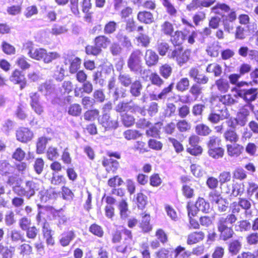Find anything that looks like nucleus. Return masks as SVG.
Wrapping results in <instances>:
<instances>
[{"label": "nucleus", "mask_w": 258, "mask_h": 258, "mask_svg": "<svg viewBox=\"0 0 258 258\" xmlns=\"http://www.w3.org/2000/svg\"><path fill=\"white\" fill-rule=\"evenodd\" d=\"M150 80L152 84H148L146 87L147 91H150L153 87V85H156L160 87L164 84V81L160 78V77L157 73H152Z\"/></svg>", "instance_id": "obj_25"}, {"label": "nucleus", "mask_w": 258, "mask_h": 258, "mask_svg": "<svg viewBox=\"0 0 258 258\" xmlns=\"http://www.w3.org/2000/svg\"><path fill=\"white\" fill-rule=\"evenodd\" d=\"M213 12L220 14L221 12H228L230 10L229 6L225 4L217 3L215 6L211 8Z\"/></svg>", "instance_id": "obj_47"}, {"label": "nucleus", "mask_w": 258, "mask_h": 258, "mask_svg": "<svg viewBox=\"0 0 258 258\" xmlns=\"http://www.w3.org/2000/svg\"><path fill=\"white\" fill-rule=\"evenodd\" d=\"M248 84L245 82H241L238 83L237 86L239 87L236 90L237 95L242 98L246 103V104H251L252 101H254L258 94V90L256 88H250L247 89H242L240 87Z\"/></svg>", "instance_id": "obj_5"}, {"label": "nucleus", "mask_w": 258, "mask_h": 258, "mask_svg": "<svg viewBox=\"0 0 258 258\" xmlns=\"http://www.w3.org/2000/svg\"><path fill=\"white\" fill-rule=\"evenodd\" d=\"M99 115V111L97 109L88 110L84 114V118L86 120L92 121Z\"/></svg>", "instance_id": "obj_64"}, {"label": "nucleus", "mask_w": 258, "mask_h": 258, "mask_svg": "<svg viewBox=\"0 0 258 258\" xmlns=\"http://www.w3.org/2000/svg\"><path fill=\"white\" fill-rule=\"evenodd\" d=\"M102 165L108 172L110 171L115 172L119 167L118 162L111 158L104 160L102 161Z\"/></svg>", "instance_id": "obj_23"}, {"label": "nucleus", "mask_w": 258, "mask_h": 258, "mask_svg": "<svg viewBox=\"0 0 258 258\" xmlns=\"http://www.w3.org/2000/svg\"><path fill=\"white\" fill-rule=\"evenodd\" d=\"M244 190L243 183H235L232 185V194L234 197L241 195Z\"/></svg>", "instance_id": "obj_63"}, {"label": "nucleus", "mask_w": 258, "mask_h": 258, "mask_svg": "<svg viewBox=\"0 0 258 258\" xmlns=\"http://www.w3.org/2000/svg\"><path fill=\"white\" fill-rule=\"evenodd\" d=\"M10 80L13 83L19 84L21 90L24 89L27 84L25 75L22 71L15 70L10 77Z\"/></svg>", "instance_id": "obj_10"}, {"label": "nucleus", "mask_w": 258, "mask_h": 258, "mask_svg": "<svg viewBox=\"0 0 258 258\" xmlns=\"http://www.w3.org/2000/svg\"><path fill=\"white\" fill-rule=\"evenodd\" d=\"M136 201L138 207L139 209H144L147 204V197L142 192L137 194Z\"/></svg>", "instance_id": "obj_50"}, {"label": "nucleus", "mask_w": 258, "mask_h": 258, "mask_svg": "<svg viewBox=\"0 0 258 258\" xmlns=\"http://www.w3.org/2000/svg\"><path fill=\"white\" fill-rule=\"evenodd\" d=\"M118 81L120 85L124 87H129L134 82L131 75L123 72H120Z\"/></svg>", "instance_id": "obj_22"}, {"label": "nucleus", "mask_w": 258, "mask_h": 258, "mask_svg": "<svg viewBox=\"0 0 258 258\" xmlns=\"http://www.w3.org/2000/svg\"><path fill=\"white\" fill-rule=\"evenodd\" d=\"M89 230L91 233L99 237H102L103 236L104 231L102 228L95 223L90 226Z\"/></svg>", "instance_id": "obj_57"}, {"label": "nucleus", "mask_w": 258, "mask_h": 258, "mask_svg": "<svg viewBox=\"0 0 258 258\" xmlns=\"http://www.w3.org/2000/svg\"><path fill=\"white\" fill-rule=\"evenodd\" d=\"M209 199L211 203H219L224 201V199L221 196L220 193L217 190H213L209 194Z\"/></svg>", "instance_id": "obj_45"}, {"label": "nucleus", "mask_w": 258, "mask_h": 258, "mask_svg": "<svg viewBox=\"0 0 258 258\" xmlns=\"http://www.w3.org/2000/svg\"><path fill=\"white\" fill-rule=\"evenodd\" d=\"M118 209L120 218L122 220H125L128 216L130 213L128 209V204L124 200H122L119 203Z\"/></svg>", "instance_id": "obj_34"}, {"label": "nucleus", "mask_w": 258, "mask_h": 258, "mask_svg": "<svg viewBox=\"0 0 258 258\" xmlns=\"http://www.w3.org/2000/svg\"><path fill=\"white\" fill-rule=\"evenodd\" d=\"M172 72V68L168 64H164L159 68L160 75L165 79H168Z\"/></svg>", "instance_id": "obj_46"}, {"label": "nucleus", "mask_w": 258, "mask_h": 258, "mask_svg": "<svg viewBox=\"0 0 258 258\" xmlns=\"http://www.w3.org/2000/svg\"><path fill=\"white\" fill-rule=\"evenodd\" d=\"M45 49L43 48H36L33 51L27 52L28 55L32 58L40 60L43 58L44 54H45Z\"/></svg>", "instance_id": "obj_42"}, {"label": "nucleus", "mask_w": 258, "mask_h": 258, "mask_svg": "<svg viewBox=\"0 0 258 258\" xmlns=\"http://www.w3.org/2000/svg\"><path fill=\"white\" fill-rule=\"evenodd\" d=\"M121 120L123 124L126 127L132 126L135 123L134 117L126 113L121 115Z\"/></svg>", "instance_id": "obj_54"}, {"label": "nucleus", "mask_w": 258, "mask_h": 258, "mask_svg": "<svg viewBox=\"0 0 258 258\" xmlns=\"http://www.w3.org/2000/svg\"><path fill=\"white\" fill-rule=\"evenodd\" d=\"M46 155L47 159L50 161H55L59 156L57 149L52 146L48 147Z\"/></svg>", "instance_id": "obj_41"}, {"label": "nucleus", "mask_w": 258, "mask_h": 258, "mask_svg": "<svg viewBox=\"0 0 258 258\" xmlns=\"http://www.w3.org/2000/svg\"><path fill=\"white\" fill-rule=\"evenodd\" d=\"M235 130L231 128L224 133V137L226 140L231 142H236L238 141V137L235 131Z\"/></svg>", "instance_id": "obj_52"}, {"label": "nucleus", "mask_w": 258, "mask_h": 258, "mask_svg": "<svg viewBox=\"0 0 258 258\" xmlns=\"http://www.w3.org/2000/svg\"><path fill=\"white\" fill-rule=\"evenodd\" d=\"M171 40L175 47H181L184 40L186 39V35L181 31H176L173 36H171Z\"/></svg>", "instance_id": "obj_30"}, {"label": "nucleus", "mask_w": 258, "mask_h": 258, "mask_svg": "<svg viewBox=\"0 0 258 258\" xmlns=\"http://www.w3.org/2000/svg\"><path fill=\"white\" fill-rule=\"evenodd\" d=\"M134 104H132L131 101L130 102H119L115 107V110L116 112L121 113L124 112L131 111L134 112Z\"/></svg>", "instance_id": "obj_19"}, {"label": "nucleus", "mask_w": 258, "mask_h": 258, "mask_svg": "<svg viewBox=\"0 0 258 258\" xmlns=\"http://www.w3.org/2000/svg\"><path fill=\"white\" fill-rule=\"evenodd\" d=\"M162 4L166 8L167 12L172 16H175L177 10L169 0H162Z\"/></svg>", "instance_id": "obj_58"}, {"label": "nucleus", "mask_w": 258, "mask_h": 258, "mask_svg": "<svg viewBox=\"0 0 258 258\" xmlns=\"http://www.w3.org/2000/svg\"><path fill=\"white\" fill-rule=\"evenodd\" d=\"M53 220H57L56 225L60 229L62 228V225H66L69 220L68 218L64 213V211L60 209L58 210H54L51 212Z\"/></svg>", "instance_id": "obj_13"}, {"label": "nucleus", "mask_w": 258, "mask_h": 258, "mask_svg": "<svg viewBox=\"0 0 258 258\" xmlns=\"http://www.w3.org/2000/svg\"><path fill=\"white\" fill-rule=\"evenodd\" d=\"M76 237V235L73 231L70 230L64 232L60 235L59 242L61 246L64 247L69 245Z\"/></svg>", "instance_id": "obj_20"}, {"label": "nucleus", "mask_w": 258, "mask_h": 258, "mask_svg": "<svg viewBox=\"0 0 258 258\" xmlns=\"http://www.w3.org/2000/svg\"><path fill=\"white\" fill-rule=\"evenodd\" d=\"M142 56V52L140 49H135L132 52L127 60V66L131 72L135 74L141 72Z\"/></svg>", "instance_id": "obj_4"}, {"label": "nucleus", "mask_w": 258, "mask_h": 258, "mask_svg": "<svg viewBox=\"0 0 258 258\" xmlns=\"http://www.w3.org/2000/svg\"><path fill=\"white\" fill-rule=\"evenodd\" d=\"M137 18L140 22L147 24H151L154 22L153 15L150 12H139Z\"/></svg>", "instance_id": "obj_24"}, {"label": "nucleus", "mask_w": 258, "mask_h": 258, "mask_svg": "<svg viewBox=\"0 0 258 258\" xmlns=\"http://www.w3.org/2000/svg\"><path fill=\"white\" fill-rule=\"evenodd\" d=\"M189 76L197 84L202 85L208 83L209 78L203 74L200 73L196 68H191L189 72Z\"/></svg>", "instance_id": "obj_14"}, {"label": "nucleus", "mask_w": 258, "mask_h": 258, "mask_svg": "<svg viewBox=\"0 0 258 258\" xmlns=\"http://www.w3.org/2000/svg\"><path fill=\"white\" fill-rule=\"evenodd\" d=\"M67 31V29L65 26L57 24H54L52 27L50 32L53 35H58L64 33Z\"/></svg>", "instance_id": "obj_61"}, {"label": "nucleus", "mask_w": 258, "mask_h": 258, "mask_svg": "<svg viewBox=\"0 0 258 258\" xmlns=\"http://www.w3.org/2000/svg\"><path fill=\"white\" fill-rule=\"evenodd\" d=\"M236 220L237 218L233 214L219 218L217 227L218 232H220V239L226 241L233 237L234 232L232 227Z\"/></svg>", "instance_id": "obj_1"}, {"label": "nucleus", "mask_w": 258, "mask_h": 258, "mask_svg": "<svg viewBox=\"0 0 258 258\" xmlns=\"http://www.w3.org/2000/svg\"><path fill=\"white\" fill-rule=\"evenodd\" d=\"M150 217L149 215H145L142 217L141 227L144 232L150 231L151 229V226L150 224Z\"/></svg>", "instance_id": "obj_55"}, {"label": "nucleus", "mask_w": 258, "mask_h": 258, "mask_svg": "<svg viewBox=\"0 0 258 258\" xmlns=\"http://www.w3.org/2000/svg\"><path fill=\"white\" fill-rule=\"evenodd\" d=\"M169 46L168 44L162 41H158L155 46L156 49L161 56L165 55L169 49Z\"/></svg>", "instance_id": "obj_39"}, {"label": "nucleus", "mask_w": 258, "mask_h": 258, "mask_svg": "<svg viewBox=\"0 0 258 258\" xmlns=\"http://www.w3.org/2000/svg\"><path fill=\"white\" fill-rule=\"evenodd\" d=\"M242 244L238 240L231 242L228 245V250L232 255H236L241 248Z\"/></svg>", "instance_id": "obj_37"}, {"label": "nucleus", "mask_w": 258, "mask_h": 258, "mask_svg": "<svg viewBox=\"0 0 258 258\" xmlns=\"http://www.w3.org/2000/svg\"><path fill=\"white\" fill-rule=\"evenodd\" d=\"M58 193L53 188L41 190L38 194V197L42 202H46L50 199H56Z\"/></svg>", "instance_id": "obj_18"}, {"label": "nucleus", "mask_w": 258, "mask_h": 258, "mask_svg": "<svg viewBox=\"0 0 258 258\" xmlns=\"http://www.w3.org/2000/svg\"><path fill=\"white\" fill-rule=\"evenodd\" d=\"M227 153L228 155L230 156H238L242 152L243 150V147L238 145H227Z\"/></svg>", "instance_id": "obj_31"}, {"label": "nucleus", "mask_w": 258, "mask_h": 258, "mask_svg": "<svg viewBox=\"0 0 258 258\" xmlns=\"http://www.w3.org/2000/svg\"><path fill=\"white\" fill-rule=\"evenodd\" d=\"M253 108L252 104H245L237 112L236 117L231 118L228 121V126L234 129L244 126L248 121L250 109Z\"/></svg>", "instance_id": "obj_3"}, {"label": "nucleus", "mask_w": 258, "mask_h": 258, "mask_svg": "<svg viewBox=\"0 0 258 258\" xmlns=\"http://www.w3.org/2000/svg\"><path fill=\"white\" fill-rule=\"evenodd\" d=\"M14 167L6 160L0 161V174L2 176H8L12 174Z\"/></svg>", "instance_id": "obj_27"}, {"label": "nucleus", "mask_w": 258, "mask_h": 258, "mask_svg": "<svg viewBox=\"0 0 258 258\" xmlns=\"http://www.w3.org/2000/svg\"><path fill=\"white\" fill-rule=\"evenodd\" d=\"M116 38L124 47L130 48L132 47L130 39L127 36L124 35L122 32H118L116 35Z\"/></svg>", "instance_id": "obj_36"}, {"label": "nucleus", "mask_w": 258, "mask_h": 258, "mask_svg": "<svg viewBox=\"0 0 258 258\" xmlns=\"http://www.w3.org/2000/svg\"><path fill=\"white\" fill-rule=\"evenodd\" d=\"M224 149L220 147H217L209 149L208 151L209 156L215 159H218L222 158L224 155Z\"/></svg>", "instance_id": "obj_33"}, {"label": "nucleus", "mask_w": 258, "mask_h": 258, "mask_svg": "<svg viewBox=\"0 0 258 258\" xmlns=\"http://www.w3.org/2000/svg\"><path fill=\"white\" fill-rule=\"evenodd\" d=\"M198 211L208 213L209 212L210 206L209 203L206 202L204 198H199L195 204Z\"/></svg>", "instance_id": "obj_28"}, {"label": "nucleus", "mask_w": 258, "mask_h": 258, "mask_svg": "<svg viewBox=\"0 0 258 258\" xmlns=\"http://www.w3.org/2000/svg\"><path fill=\"white\" fill-rule=\"evenodd\" d=\"M172 253L174 254V258H177L179 254H181L183 258L188 257L190 252L188 251H185L184 247L179 245L175 249L171 251V255Z\"/></svg>", "instance_id": "obj_40"}, {"label": "nucleus", "mask_w": 258, "mask_h": 258, "mask_svg": "<svg viewBox=\"0 0 258 258\" xmlns=\"http://www.w3.org/2000/svg\"><path fill=\"white\" fill-rule=\"evenodd\" d=\"M14 124L15 123L12 120L8 119L2 124L1 130L6 135H9L10 132L13 130Z\"/></svg>", "instance_id": "obj_48"}, {"label": "nucleus", "mask_w": 258, "mask_h": 258, "mask_svg": "<svg viewBox=\"0 0 258 258\" xmlns=\"http://www.w3.org/2000/svg\"><path fill=\"white\" fill-rule=\"evenodd\" d=\"M59 57V54L58 53L56 52L47 53L46 50H45V54H44L42 59L45 63H48Z\"/></svg>", "instance_id": "obj_62"}, {"label": "nucleus", "mask_w": 258, "mask_h": 258, "mask_svg": "<svg viewBox=\"0 0 258 258\" xmlns=\"http://www.w3.org/2000/svg\"><path fill=\"white\" fill-rule=\"evenodd\" d=\"M50 139L45 137H41L38 138L36 142V153L41 154L44 152L48 141Z\"/></svg>", "instance_id": "obj_29"}, {"label": "nucleus", "mask_w": 258, "mask_h": 258, "mask_svg": "<svg viewBox=\"0 0 258 258\" xmlns=\"http://www.w3.org/2000/svg\"><path fill=\"white\" fill-rule=\"evenodd\" d=\"M189 92L192 95L194 98L193 99L196 101L202 93V88L199 85V84L196 83L190 87Z\"/></svg>", "instance_id": "obj_60"}, {"label": "nucleus", "mask_w": 258, "mask_h": 258, "mask_svg": "<svg viewBox=\"0 0 258 258\" xmlns=\"http://www.w3.org/2000/svg\"><path fill=\"white\" fill-rule=\"evenodd\" d=\"M158 55L152 49H147L144 56L146 64L148 67L156 66L159 61Z\"/></svg>", "instance_id": "obj_16"}, {"label": "nucleus", "mask_w": 258, "mask_h": 258, "mask_svg": "<svg viewBox=\"0 0 258 258\" xmlns=\"http://www.w3.org/2000/svg\"><path fill=\"white\" fill-rule=\"evenodd\" d=\"M117 27V23L113 21H109L104 26L103 32L106 35L113 34L115 32Z\"/></svg>", "instance_id": "obj_49"}, {"label": "nucleus", "mask_w": 258, "mask_h": 258, "mask_svg": "<svg viewBox=\"0 0 258 258\" xmlns=\"http://www.w3.org/2000/svg\"><path fill=\"white\" fill-rule=\"evenodd\" d=\"M129 87V92L133 98H138L142 95L143 85L140 80H136Z\"/></svg>", "instance_id": "obj_15"}, {"label": "nucleus", "mask_w": 258, "mask_h": 258, "mask_svg": "<svg viewBox=\"0 0 258 258\" xmlns=\"http://www.w3.org/2000/svg\"><path fill=\"white\" fill-rule=\"evenodd\" d=\"M94 43L99 48L105 49L111 43V40L105 35H99L95 38Z\"/></svg>", "instance_id": "obj_21"}, {"label": "nucleus", "mask_w": 258, "mask_h": 258, "mask_svg": "<svg viewBox=\"0 0 258 258\" xmlns=\"http://www.w3.org/2000/svg\"><path fill=\"white\" fill-rule=\"evenodd\" d=\"M237 18V15L235 11H232L226 15H223L222 22L224 31L228 33L231 32L234 27V22Z\"/></svg>", "instance_id": "obj_9"}, {"label": "nucleus", "mask_w": 258, "mask_h": 258, "mask_svg": "<svg viewBox=\"0 0 258 258\" xmlns=\"http://www.w3.org/2000/svg\"><path fill=\"white\" fill-rule=\"evenodd\" d=\"M82 112L81 106L78 104H73L70 106L68 108V113L74 116H79Z\"/></svg>", "instance_id": "obj_53"}, {"label": "nucleus", "mask_w": 258, "mask_h": 258, "mask_svg": "<svg viewBox=\"0 0 258 258\" xmlns=\"http://www.w3.org/2000/svg\"><path fill=\"white\" fill-rule=\"evenodd\" d=\"M81 64V59L78 57H75L74 60L70 62L69 67V72L71 74H75L80 68Z\"/></svg>", "instance_id": "obj_43"}, {"label": "nucleus", "mask_w": 258, "mask_h": 258, "mask_svg": "<svg viewBox=\"0 0 258 258\" xmlns=\"http://www.w3.org/2000/svg\"><path fill=\"white\" fill-rule=\"evenodd\" d=\"M196 132L200 136H206L210 134L211 130L205 124H199L196 127Z\"/></svg>", "instance_id": "obj_44"}, {"label": "nucleus", "mask_w": 258, "mask_h": 258, "mask_svg": "<svg viewBox=\"0 0 258 258\" xmlns=\"http://www.w3.org/2000/svg\"><path fill=\"white\" fill-rule=\"evenodd\" d=\"M219 113H211L208 116V120L213 123H218L220 120L228 118L230 114L225 106H222L221 109L218 110Z\"/></svg>", "instance_id": "obj_11"}, {"label": "nucleus", "mask_w": 258, "mask_h": 258, "mask_svg": "<svg viewBox=\"0 0 258 258\" xmlns=\"http://www.w3.org/2000/svg\"><path fill=\"white\" fill-rule=\"evenodd\" d=\"M86 53L88 55H93L97 56L100 54L102 52V49L99 48L95 44L93 45H88L85 47Z\"/></svg>", "instance_id": "obj_56"}, {"label": "nucleus", "mask_w": 258, "mask_h": 258, "mask_svg": "<svg viewBox=\"0 0 258 258\" xmlns=\"http://www.w3.org/2000/svg\"><path fill=\"white\" fill-rule=\"evenodd\" d=\"M215 84L217 86L218 90L222 93H225L227 92L230 87L228 81L226 79L223 78L217 80Z\"/></svg>", "instance_id": "obj_38"}, {"label": "nucleus", "mask_w": 258, "mask_h": 258, "mask_svg": "<svg viewBox=\"0 0 258 258\" xmlns=\"http://www.w3.org/2000/svg\"><path fill=\"white\" fill-rule=\"evenodd\" d=\"M113 71L112 64L104 65L101 68H98L92 74V79L94 83L103 86L105 84V79Z\"/></svg>", "instance_id": "obj_6"}, {"label": "nucleus", "mask_w": 258, "mask_h": 258, "mask_svg": "<svg viewBox=\"0 0 258 258\" xmlns=\"http://www.w3.org/2000/svg\"><path fill=\"white\" fill-rule=\"evenodd\" d=\"M205 237V234L202 231L194 232L188 235L187 243L188 245L196 243L202 240Z\"/></svg>", "instance_id": "obj_26"}, {"label": "nucleus", "mask_w": 258, "mask_h": 258, "mask_svg": "<svg viewBox=\"0 0 258 258\" xmlns=\"http://www.w3.org/2000/svg\"><path fill=\"white\" fill-rule=\"evenodd\" d=\"M190 53L191 51L189 49H186L183 50L182 47H178L175 48L169 54V56L175 60L178 65L181 67L188 61Z\"/></svg>", "instance_id": "obj_7"}, {"label": "nucleus", "mask_w": 258, "mask_h": 258, "mask_svg": "<svg viewBox=\"0 0 258 258\" xmlns=\"http://www.w3.org/2000/svg\"><path fill=\"white\" fill-rule=\"evenodd\" d=\"M219 100L222 103L223 106H225V107L226 105H231L236 103L235 99H233L230 94L221 96Z\"/></svg>", "instance_id": "obj_59"}, {"label": "nucleus", "mask_w": 258, "mask_h": 258, "mask_svg": "<svg viewBox=\"0 0 258 258\" xmlns=\"http://www.w3.org/2000/svg\"><path fill=\"white\" fill-rule=\"evenodd\" d=\"M174 83L172 82L168 87L164 88L162 91L159 94L154 93V92H150L149 96L151 100H159L165 99L167 95L172 91Z\"/></svg>", "instance_id": "obj_17"}, {"label": "nucleus", "mask_w": 258, "mask_h": 258, "mask_svg": "<svg viewBox=\"0 0 258 258\" xmlns=\"http://www.w3.org/2000/svg\"><path fill=\"white\" fill-rule=\"evenodd\" d=\"M13 191L20 197H25L27 199H30L33 197L36 192L40 189V184L33 180H26L25 182V186H22L17 182L16 185L13 187Z\"/></svg>", "instance_id": "obj_2"}, {"label": "nucleus", "mask_w": 258, "mask_h": 258, "mask_svg": "<svg viewBox=\"0 0 258 258\" xmlns=\"http://www.w3.org/2000/svg\"><path fill=\"white\" fill-rule=\"evenodd\" d=\"M98 123L105 131L114 130L118 127L117 119H113L109 112H102L98 118Z\"/></svg>", "instance_id": "obj_8"}, {"label": "nucleus", "mask_w": 258, "mask_h": 258, "mask_svg": "<svg viewBox=\"0 0 258 258\" xmlns=\"http://www.w3.org/2000/svg\"><path fill=\"white\" fill-rule=\"evenodd\" d=\"M219 47L218 45L212 43L207 46L206 51L209 55L216 57L219 55Z\"/></svg>", "instance_id": "obj_51"}, {"label": "nucleus", "mask_w": 258, "mask_h": 258, "mask_svg": "<svg viewBox=\"0 0 258 258\" xmlns=\"http://www.w3.org/2000/svg\"><path fill=\"white\" fill-rule=\"evenodd\" d=\"M33 137V133L28 128L21 127L16 131V138L19 141L26 143Z\"/></svg>", "instance_id": "obj_12"}, {"label": "nucleus", "mask_w": 258, "mask_h": 258, "mask_svg": "<svg viewBox=\"0 0 258 258\" xmlns=\"http://www.w3.org/2000/svg\"><path fill=\"white\" fill-rule=\"evenodd\" d=\"M189 81L187 78H181L176 84V89L181 92L186 91L189 89Z\"/></svg>", "instance_id": "obj_35"}, {"label": "nucleus", "mask_w": 258, "mask_h": 258, "mask_svg": "<svg viewBox=\"0 0 258 258\" xmlns=\"http://www.w3.org/2000/svg\"><path fill=\"white\" fill-rule=\"evenodd\" d=\"M123 135L127 140H135L142 137L143 134L136 130L128 129L123 132Z\"/></svg>", "instance_id": "obj_32"}]
</instances>
